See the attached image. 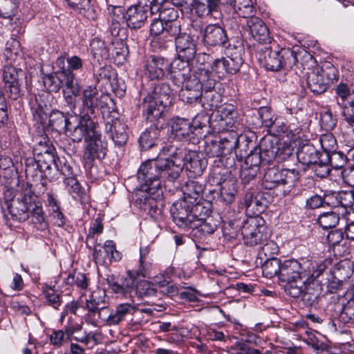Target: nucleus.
I'll list each match as a JSON object with an SVG mask.
<instances>
[{
	"mask_svg": "<svg viewBox=\"0 0 354 354\" xmlns=\"http://www.w3.org/2000/svg\"><path fill=\"white\" fill-rule=\"evenodd\" d=\"M186 153L178 149L173 159L157 158L142 163L137 173L140 187L135 192L136 205L155 221L162 217V184L174 182L185 165Z\"/></svg>",
	"mask_w": 354,
	"mask_h": 354,
	"instance_id": "1",
	"label": "nucleus"
},
{
	"mask_svg": "<svg viewBox=\"0 0 354 354\" xmlns=\"http://www.w3.org/2000/svg\"><path fill=\"white\" fill-rule=\"evenodd\" d=\"M270 43L257 44L252 50L260 65L268 71H279L281 69L290 70L297 62L296 53L290 48L273 50Z\"/></svg>",
	"mask_w": 354,
	"mask_h": 354,
	"instance_id": "2",
	"label": "nucleus"
},
{
	"mask_svg": "<svg viewBox=\"0 0 354 354\" xmlns=\"http://www.w3.org/2000/svg\"><path fill=\"white\" fill-rule=\"evenodd\" d=\"M254 10L252 1L245 0V14L250 15L248 17L249 19L247 20V26L245 28V32L248 34L245 41L247 43L250 54L252 55L254 46H257V44L271 43V37L264 22L259 17L252 16Z\"/></svg>",
	"mask_w": 354,
	"mask_h": 354,
	"instance_id": "3",
	"label": "nucleus"
},
{
	"mask_svg": "<svg viewBox=\"0 0 354 354\" xmlns=\"http://www.w3.org/2000/svg\"><path fill=\"white\" fill-rule=\"evenodd\" d=\"M319 279L300 281L299 285H291L285 288L286 292L294 298L301 297L306 306L316 307L322 299V287Z\"/></svg>",
	"mask_w": 354,
	"mask_h": 354,
	"instance_id": "4",
	"label": "nucleus"
},
{
	"mask_svg": "<svg viewBox=\"0 0 354 354\" xmlns=\"http://www.w3.org/2000/svg\"><path fill=\"white\" fill-rule=\"evenodd\" d=\"M80 117L75 121L71 120L68 123L66 133L73 142H80L84 139L94 136L95 133L98 130V123L95 121L94 118L88 115L84 111L78 113Z\"/></svg>",
	"mask_w": 354,
	"mask_h": 354,
	"instance_id": "5",
	"label": "nucleus"
},
{
	"mask_svg": "<svg viewBox=\"0 0 354 354\" xmlns=\"http://www.w3.org/2000/svg\"><path fill=\"white\" fill-rule=\"evenodd\" d=\"M299 180V171L295 169H281L272 167L264 174L262 185L266 189L288 186L291 188Z\"/></svg>",
	"mask_w": 354,
	"mask_h": 354,
	"instance_id": "6",
	"label": "nucleus"
},
{
	"mask_svg": "<svg viewBox=\"0 0 354 354\" xmlns=\"http://www.w3.org/2000/svg\"><path fill=\"white\" fill-rule=\"evenodd\" d=\"M308 267V270L304 269L302 265L295 259L286 260L281 263L279 281L286 283V288L291 285H299L304 280L309 281L313 279L312 264Z\"/></svg>",
	"mask_w": 354,
	"mask_h": 354,
	"instance_id": "7",
	"label": "nucleus"
},
{
	"mask_svg": "<svg viewBox=\"0 0 354 354\" xmlns=\"http://www.w3.org/2000/svg\"><path fill=\"white\" fill-rule=\"evenodd\" d=\"M326 271L333 274V277H338L344 281L350 278L353 273L351 264L347 260L333 263L331 258H326L319 263L314 262L312 264L313 279L319 278Z\"/></svg>",
	"mask_w": 354,
	"mask_h": 354,
	"instance_id": "8",
	"label": "nucleus"
},
{
	"mask_svg": "<svg viewBox=\"0 0 354 354\" xmlns=\"http://www.w3.org/2000/svg\"><path fill=\"white\" fill-rule=\"evenodd\" d=\"M335 77L333 68H330L328 72L321 67L316 66L306 73V85L312 93L322 94L327 90L330 82L335 79Z\"/></svg>",
	"mask_w": 354,
	"mask_h": 354,
	"instance_id": "9",
	"label": "nucleus"
},
{
	"mask_svg": "<svg viewBox=\"0 0 354 354\" xmlns=\"http://www.w3.org/2000/svg\"><path fill=\"white\" fill-rule=\"evenodd\" d=\"M199 207L186 199L176 201L170 208V212L176 224L181 228L189 229L196 215L195 212Z\"/></svg>",
	"mask_w": 354,
	"mask_h": 354,
	"instance_id": "10",
	"label": "nucleus"
},
{
	"mask_svg": "<svg viewBox=\"0 0 354 354\" xmlns=\"http://www.w3.org/2000/svg\"><path fill=\"white\" fill-rule=\"evenodd\" d=\"M86 244L88 248L93 250V256L97 263H102L106 260L111 261L121 259L122 254L116 250L113 241H106L104 246L100 247L95 237L90 235L86 236Z\"/></svg>",
	"mask_w": 354,
	"mask_h": 354,
	"instance_id": "11",
	"label": "nucleus"
},
{
	"mask_svg": "<svg viewBox=\"0 0 354 354\" xmlns=\"http://www.w3.org/2000/svg\"><path fill=\"white\" fill-rule=\"evenodd\" d=\"M337 104L342 108V115L351 127L353 126L354 112V91L343 83L339 84L335 88Z\"/></svg>",
	"mask_w": 354,
	"mask_h": 354,
	"instance_id": "12",
	"label": "nucleus"
},
{
	"mask_svg": "<svg viewBox=\"0 0 354 354\" xmlns=\"http://www.w3.org/2000/svg\"><path fill=\"white\" fill-rule=\"evenodd\" d=\"M260 216H250L245 221V245L254 246L262 243L266 239V227Z\"/></svg>",
	"mask_w": 354,
	"mask_h": 354,
	"instance_id": "13",
	"label": "nucleus"
},
{
	"mask_svg": "<svg viewBox=\"0 0 354 354\" xmlns=\"http://www.w3.org/2000/svg\"><path fill=\"white\" fill-rule=\"evenodd\" d=\"M153 7L142 0L138 4L129 7L125 15L127 26L132 29L140 28L145 24L149 12L155 13Z\"/></svg>",
	"mask_w": 354,
	"mask_h": 354,
	"instance_id": "14",
	"label": "nucleus"
},
{
	"mask_svg": "<svg viewBox=\"0 0 354 354\" xmlns=\"http://www.w3.org/2000/svg\"><path fill=\"white\" fill-rule=\"evenodd\" d=\"M106 153V144L101 139V134L97 130L94 136H91L85 141L83 158L88 165H91L95 158L102 159Z\"/></svg>",
	"mask_w": 354,
	"mask_h": 354,
	"instance_id": "15",
	"label": "nucleus"
},
{
	"mask_svg": "<svg viewBox=\"0 0 354 354\" xmlns=\"http://www.w3.org/2000/svg\"><path fill=\"white\" fill-rule=\"evenodd\" d=\"M54 149L50 147H45L43 151L38 153V156H44V160L34 158H28L26 160V173L27 175L33 174L39 169L41 172H44L46 178L48 177L49 174L47 171L51 169V164L55 163Z\"/></svg>",
	"mask_w": 354,
	"mask_h": 354,
	"instance_id": "16",
	"label": "nucleus"
},
{
	"mask_svg": "<svg viewBox=\"0 0 354 354\" xmlns=\"http://www.w3.org/2000/svg\"><path fill=\"white\" fill-rule=\"evenodd\" d=\"M181 90L179 93L180 99L186 103L193 104L201 100L202 96L201 80L196 75L180 82Z\"/></svg>",
	"mask_w": 354,
	"mask_h": 354,
	"instance_id": "17",
	"label": "nucleus"
},
{
	"mask_svg": "<svg viewBox=\"0 0 354 354\" xmlns=\"http://www.w3.org/2000/svg\"><path fill=\"white\" fill-rule=\"evenodd\" d=\"M167 106L162 103V101H160L149 94L143 98L141 104L143 115L147 120L153 123L160 122Z\"/></svg>",
	"mask_w": 354,
	"mask_h": 354,
	"instance_id": "18",
	"label": "nucleus"
},
{
	"mask_svg": "<svg viewBox=\"0 0 354 354\" xmlns=\"http://www.w3.org/2000/svg\"><path fill=\"white\" fill-rule=\"evenodd\" d=\"M191 60L192 59H187L178 55L172 62L169 63L168 68L169 78L177 86H180L182 81L194 75L190 73Z\"/></svg>",
	"mask_w": 354,
	"mask_h": 354,
	"instance_id": "19",
	"label": "nucleus"
},
{
	"mask_svg": "<svg viewBox=\"0 0 354 354\" xmlns=\"http://www.w3.org/2000/svg\"><path fill=\"white\" fill-rule=\"evenodd\" d=\"M24 75L23 71L12 66H6L3 69V80L7 87L9 97L17 100L21 96L19 76Z\"/></svg>",
	"mask_w": 354,
	"mask_h": 354,
	"instance_id": "20",
	"label": "nucleus"
},
{
	"mask_svg": "<svg viewBox=\"0 0 354 354\" xmlns=\"http://www.w3.org/2000/svg\"><path fill=\"white\" fill-rule=\"evenodd\" d=\"M281 144L274 142L270 139H263L262 147L266 161L269 162L274 160L277 162L286 160L292 155V149L289 146L281 147Z\"/></svg>",
	"mask_w": 354,
	"mask_h": 354,
	"instance_id": "21",
	"label": "nucleus"
},
{
	"mask_svg": "<svg viewBox=\"0 0 354 354\" xmlns=\"http://www.w3.org/2000/svg\"><path fill=\"white\" fill-rule=\"evenodd\" d=\"M263 148L261 142L260 147L254 146L245 157V183L257 176L261 162L266 161Z\"/></svg>",
	"mask_w": 354,
	"mask_h": 354,
	"instance_id": "22",
	"label": "nucleus"
},
{
	"mask_svg": "<svg viewBox=\"0 0 354 354\" xmlns=\"http://www.w3.org/2000/svg\"><path fill=\"white\" fill-rule=\"evenodd\" d=\"M169 62L162 57L151 56L144 64V73L150 80H158L165 76L168 70Z\"/></svg>",
	"mask_w": 354,
	"mask_h": 354,
	"instance_id": "23",
	"label": "nucleus"
},
{
	"mask_svg": "<svg viewBox=\"0 0 354 354\" xmlns=\"http://www.w3.org/2000/svg\"><path fill=\"white\" fill-rule=\"evenodd\" d=\"M127 126L119 118H112L105 123V131L118 147L124 145L128 140Z\"/></svg>",
	"mask_w": 354,
	"mask_h": 354,
	"instance_id": "24",
	"label": "nucleus"
},
{
	"mask_svg": "<svg viewBox=\"0 0 354 354\" xmlns=\"http://www.w3.org/2000/svg\"><path fill=\"white\" fill-rule=\"evenodd\" d=\"M177 55L181 58H194L196 53V43L193 37L187 33H183L175 39Z\"/></svg>",
	"mask_w": 354,
	"mask_h": 354,
	"instance_id": "25",
	"label": "nucleus"
},
{
	"mask_svg": "<svg viewBox=\"0 0 354 354\" xmlns=\"http://www.w3.org/2000/svg\"><path fill=\"white\" fill-rule=\"evenodd\" d=\"M133 306L129 303H124L118 305L115 309L103 315L100 314V319L106 322L108 325H117L122 322L128 315H131L134 312Z\"/></svg>",
	"mask_w": 354,
	"mask_h": 354,
	"instance_id": "26",
	"label": "nucleus"
},
{
	"mask_svg": "<svg viewBox=\"0 0 354 354\" xmlns=\"http://www.w3.org/2000/svg\"><path fill=\"white\" fill-rule=\"evenodd\" d=\"M106 294L103 290L97 289L92 292L91 295L86 300V308L91 314L102 313L103 315L109 312V308L106 306Z\"/></svg>",
	"mask_w": 354,
	"mask_h": 354,
	"instance_id": "27",
	"label": "nucleus"
},
{
	"mask_svg": "<svg viewBox=\"0 0 354 354\" xmlns=\"http://www.w3.org/2000/svg\"><path fill=\"white\" fill-rule=\"evenodd\" d=\"M100 93L96 86H89L82 93V107L78 108L80 111H84L88 115L95 118V110L97 105Z\"/></svg>",
	"mask_w": 354,
	"mask_h": 354,
	"instance_id": "28",
	"label": "nucleus"
},
{
	"mask_svg": "<svg viewBox=\"0 0 354 354\" xmlns=\"http://www.w3.org/2000/svg\"><path fill=\"white\" fill-rule=\"evenodd\" d=\"M227 39L225 31L219 26L211 24L205 29L203 40L209 46L224 45Z\"/></svg>",
	"mask_w": 354,
	"mask_h": 354,
	"instance_id": "29",
	"label": "nucleus"
},
{
	"mask_svg": "<svg viewBox=\"0 0 354 354\" xmlns=\"http://www.w3.org/2000/svg\"><path fill=\"white\" fill-rule=\"evenodd\" d=\"M297 156L301 164L310 167L322 158V152L316 149L313 145L306 144L299 147Z\"/></svg>",
	"mask_w": 354,
	"mask_h": 354,
	"instance_id": "30",
	"label": "nucleus"
},
{
	"mask_svg": "<svg viewBox=\"0 0 354 354\" xmlns=\"http://www.w3.org/2000/svg\"><path fill=\"white\" fill-rule=\"evenodd\" d=\"M326 198L328 205L334 208L342 207L346 210L347 208L352 207L354 204V192L353 190L342 191L333 193Z\"/></svg>",
	"mask_w": 354,
	"mask_h": 354,
	"instance_id": "31",
	"label": "nucleus"
},
{
	"mask_svg": "<svg viewBox=\"0 0 354 354\" xmlns=\"http://www.w3.org/2000/svg\"><path fill=\"white\" fill-rule=\"evenodd\" d=\"M203 185L196 180H188L183 187V198L189 203L201 207L199 200L203 193Z\"/></svg>",
	"mask_w": 354,
	"mask_h": 354,
	"instance_id": "32",
	"label": "nucleus"
},
{
	"mask_svg": "<svg viewBox=\"0 0 354 354\" xmlns=\"http://www.w3.org/2000/svg\"><path fill=\"white\" fill-rule=\"evenodd\" d=\"M253 115L255 118V121L252 122L253 128L261 126L271 127L276 120L271 109L267 106H262L259 109L254 110Z\"/></svg>",
	"mask_w": 354,
	"mask_h": 354,
	"instance_id": "33",
	"label": "nucleus"
},
{
	"mask_svg": "<svg viewBox=\"0 0 354 354\" xmlns=\"http://www.w3.org/2000/svg\"><path fill=\"white\" fill-rule=\"evenodd\" d=\"M32 206L30 197L25 196L21 201H18L17 207L12 206L10 208V213L13 219L19 222L24 221L29 218V212Z\"/></svg>",
	"mask_w": 354,
	"mask_h": 354,
	"instance_id": "34",
	"label": "nucleus"
},
{
	"mask_svg": "<svg viewBox=\"0 0 354 354\" xmlns=\"http://www.w3.org/2000/svg\"><path fill=\"white\" fill-rule=\"evenodd\" d=\"M230 142L227 140H214L207 142L205 151L209 158L221 157L225 154L226 151H229Z\"/></svg>",
	"mask_w": 354,
	"mask_h": 354,
	"instance_id": "35",
	"label": "nucleus"
},
{
	"mask_svg": "<svg viewBox=\"0 0 354 354\" xmlns=\"http://www.w3.org/2000/svg\"><path fill=\"white\" fill-rule=\"evenodd\" d=\"M194 129L187 120L179 118L174 119L171 124V133L178 140L189 136L193 133Z\"/></svg>",
	"mask_w": 354,
	"mask_h": 354,
	"instance_id": "36",
	"label": "nucleus"
},
{
	"mask_svg": "<svg viewBox=\"0 0 354 354\" xmlns=\"http://www.w3.org/2000/svg\"><path fill=\"white\" fill-rule=\"evenodd\" d=\"M154 124L153 127H151L143 132L140 137V143L143 149H149L154 145H158L160 130L158 128V124Z\"/></svg>",
	"mask_w": 354,
	"mask_h": 354,
	"instance_id": "37",
	"label": "nucleus"
},
{
	"mask_svg": "<svg viewBox=\"0 0 354 354\" xmlns=\"http://www.w3.org/2000/svg\"><path fill=\"white\" fill-rule=\"evenodd\" d=\"M150 247L144 246L140 248L139 266L138 274L143 277L149 275L152 267V259L150 255Z\"/></svg>",
	"mask_w": 354,
	"mask_h": 354,
	"instance_id": "38",
	"label": "nucleus"
},
{
	"mask_svg": "<svg viewBox=\"0 0 354 354\" xmlns=\"http://www.w3.org/2000/svg\"><path fill=\"white\" fill-rule=\"evenodd\" d=\"M148 94L162 101L163 104L168 106L171 102L173 92L169 84L158 83L153 86V89Z\"/></svg>",
	"mask_w": 354,
	"mask_h": 354,
	"instance_id": "39",
	"label": "nucleus"
},
{
	"mask_svg": "<svg viewBox=\"0 0 354 354\" xmlns=\"http://www.w3.org/2000/svg\"><path fill=\"white\" fill-rule=\"evenodd\" d=\"M57 76L61 87L65 86L66 90H70L71 93H80V86L75 79L73 72L69 69L58 71Z\"/></svg>",
	"mask_w": 354,
	"mask_h": 354,
	"instance_id": "40",
	"label": "nucleus"
},
{
	"mask_svg": "<svg viewBox=\"0 0 354 354\" xmlns=\"http://www.w3.org/2000/svg\"><path fill=\"white\" fill-rule=\"evenodd\" d=\"M217 223L212 217L202 218L196 216L189 229L198 230L204 234H212L218 227Z\"/></svg>",
	"mask_w": 354,
	"mask_h": 354,
	"instance_id": "41",
	"label": "nucleus"
},
{
	"mask_svg": "<svg viewBox=\"0 0 354 354\" xmlns=\"http://www.w3.org/2000/svg\"><path fill=\"white\" fill-rule=\"evenodd\" d=\"M70 121L71 120L68 119L62 112L53 111L49 115L48 126L53 131L60 133L66 131Z\"/></svg>",
	"mask_w": 354,
	"mask_h": 354,
	"instance_id": "42",
	"label": "nucleus"
},
{
	"mask_svg": "<svg viewBox=\"0 0 354 354\" xmlns=\"http://www.w3.org/2000/svg\"><path fill=\"white\" fill-rule=\"evenodd\" d=\"M109 49L110 55L119 64L122 63L126 59L129 53L127 46L121 39L115 38L111 42Z\"/></svg>",
	"mask_w": 354,
	"mask_h": 354,
	"instance_id": "43",
	"label": "nucleus"
},
{
	"mask_svg": "<svg viewBox=\"0 0 354 354\" xmlns=\"http://www.w3.org/2000/svg\"><path fill=\"white\" fill-rule=\"evenodd\" d=\"M281 261L278 258L271 257L265 261L261 267L263 275L271 279L275 276L279 279V273L281 272Z\"/></svg>",
	"mask_w": 354,
	"mask_h": 354,
	"instance_id": "44",
	"label": "nucleus"
},
{
	"mask_svg": "<svg viewBox=\"0 0 354 354\" xmlns=\"http://www.w3.org/2000/svg\"><path fill=\"white\" fill-rule=\"evenodd\" d=\"M91 53L97 62L107 59L110 57V49L105 42L99 39H93L91 43Z\"/></svg>",
	"mask_w": 354,
	"mask_h": 354,
	"instance_id": "45",
	"label": "nucleus"
},
{
	"mask_svg": "<svg viewBox=\"0 0 354 354\" xmlns=\"http://www.w3.org/2000/svg\"><path fill=\"white\" fill-rule=\"evenodd\" d=\"M344 282V281L340 280L338 277H333V274L328 271L324 272V274L321 275L319 279V284L323 283L326 285L327 291L330 293H335L341 290Z\"/></svg>",
	"mask_w": 354,
	"mask_h": 354,
	"instance_id": "46",
	"label": "nucleus"
},
{
	"mask_svg": "<svg viewBox=\"0 0 354 354\" xmlns=\"http://www.w3.org/2000/svg\"><path fill=\"white\" fill-rule=\"evenodd\" d=\"M195 12L199 17L208 16L216 11L217 3L214 0H194Z\"/></svg>",
	"mask_w": 354,
	"mask_h": 354,
	"instance_id": "47",
	"label": "nucleus"
},
{
	"mask_svg": "<svg viewBox=\"0 0 354 354\" xmlns=\"http://www.w3.org/2000/svg\"><path fill=\"white\" fill-rule=\"evenodd\" d=\"M317 223L324 230L335 227L339 223V213L333 211L324 212L317 218Z\"/></svg>",
	"mask_w": 354,
	"mask_h": 354,
	"instance_id": "48",
	"label": "nucleus"
},
{
	"mask_svg": "<svg viewBox=\"0 0 354 354\" xmlns=\"http://www.w3.org/2000/svg\"><path fill=\"white\" fill-rule=\"evenodd\" d=\"M18 4V0H0V17L12 19L17 12Z\"/></svg>",
	"mask_w": 354,
	"mask_h": 354,
	"instance_id": "49",
	"label": "nucleus"
},
{
	"mask_svg": "<svg viewBox=\"0 0 354 354\" xmlns=\"http://www.w3.org/2000/svg\"><path fill=\"white\" fill-rule=\"evenodd\" d=\"M310 168L315 172L316 176L322 178L326 177L329 174L330 166L326 149L322 151V158H320L318 162L314 164Z\"/></svg>",
	"mask_w": 354,
	"mask_h": 354,
	"instance_id": "50",
	"label": "nucleus"
},
{
	"mask_svg": "<svg viewBox=\"0 0 354 354\" xmlns=\"http://www.w3.org/2000/svg\"><path fill=\"white\" fill-rule=\"evenodd\" d=\"M43 292L48 304L53 308L57 309L61 306L62 300L60 294L49 285H45L43 287Z\"/></svg>",
	"mask_w": 354,
	"mask_h": 354,
	"instance_id": "51",
	"label": "nucleus"
},
{
	"mask_svg": "<svg viewBox=\"0 0 354 354\" xmlns=\"http://www.w3.org/2000/svg\"><path fill=\"white\" fill-rule=\"evenodd\" d=\"M186 167L194 175L200 176L205 169L206 164L203 160H201L197 154L192 153L189 154V161L186 163Z\"/></svg>",
	"mask_w": 354,
	"mask_h": 354,
	"instance_id": "52",
	"label": "nucleus"
},
{
	"mask_svg": "<svg viewBox=\"0 0 354 354\" xmlns=\"http://www.w3.org/2000/svg\"><path fill=\"white\" fill-rule=\"evenodd\" d=\"M250 274H245V293L250 294L252 296H259L261 293L270 296L272 292L262 288L257 283L248 279Z\"/></svg>",
	"mask_w": 354,
	"mask_h": 354,
	"instance_id": "53",
	"label": "nucleus"
},
{
	"mask_svg": "<svg viewBox=\"0 0 354 354\" xmlns=\"http://www.w3.org/2000/svg\"><path fill=\"white\" fill-rule=\"evenodd\" d=\"M327 158L329 166L335 169H342L348 160L346 154L341 151H333L330 153L327 151Z\"/></svg>",
	"mask_w": 354,
	"mask_h": 354,
	"instance_id": "54",
	"label": "nucleus"
},
{
	"mask_svg": "<svg viewBox=\"0 0 354 354\" xmlns=\"http://www.w3.org/2000/svg\"><path fill=\"white\" fill-rule=\"evenodd\" d=\"M136 294L140 297H151L156 294L157 290L154 287V283L148 281H142L136 286Z\"/></svg>",
	"mask_w": 354,
	"mask_h": 354,
	"instance_id": "55",
	"label": "nucleus"
},
{
	"mask_svg": "<svg viewBox=\"0 0 354 354\" xmlns=\"http://www.w3.org/2000/svg\"><path fill=\"white\" fill-rule=\"evenodd\" d=\"M159 10L156 12H159V18L165 22H173L178 21V11L174 8H166L162 4V6L158 9Z\"/></svg>",
	"mask_w": 354,
	"mask_h": 354,
	"instance_id": "56",
	"label": "nucleus"
},
{
	"mask_svg": "<svg viewBox=\"0 0 354 354\" xmlns=\"http://www.w3.org/2000/svg\"><path fill=\"white\" fill-rule=\"evenodd\" d=\"M171 41V39L165 35L153 36L151 46L153 51L160 52L167 49Z\"/></svg>",
	"mask_w": 354,
	"mask_h": 354,
	"instance_id": "57",
	"label": "nucleus"
},
{
	"mask_svg": "<svg viewBox=\"0 0 354 354\" xmlns=\"http://www.w3.org/2000/svg\"><path fill=\"white\" fill-rule=\"evenodd\" d=\"M66 283L76 285L77 288L86 289L88 286V281L86 274L82 272L70 274L66 278Z\"/></svg>",
	"mask_w": 354,
	"mask_h": 354,
	"instance_id": "58",
	"label": "nucleus"
},
{
	"mask_svg": "<svg viewBox=\"0 0 354 354\" xmlns=\"http://www.w3.org/2000/svg\"><path fill=\"white\" fill-rule=\"evenodd\" d=\"M254 111V110L250 111V115H248L247 123L249 126H251V127L246 128L245 127V141L248 142L249 144L254 142V145H255L257 136L256 135V132L254 131L255 128H253L252 124V121H255V118L253 115Z\"/></svg>",
	"mask_w": 354,
	"mask_h": 354,
	"instance_id": "59",
	"label": "nucleus"
},
{
	"mask_svg": "<svg viewBox=\"0 0 354 354\" xmlns=\"http://www.w3.org/2000/svg\"><path fill=\"white\" fill-rule=\"evenodd\" d=\"M20 52V43L15 39L11 38L6 45L5 55L8 59H14Z\"/></svg>",
	"mask_w": 354,
	"mask_h": 354,
	"instance_id": "60",
	"label": "nucleus"
},
{
	"mask_svg": "<svg viewBox=\"0 0 354 354\" xmlns=\"http://www.w3.org/2000/svg\"><path fill=\"white\" fill-rule=\"evenodd\" d=\"M339 319L344 324L353 323L354 322V304L352 302H348L344 307L339 314Z\"/></svg>",
	"mask_w": 354,
	"mask_h": 354,
	"instance_id": "61",
	"label": "nucleus"
},
{
	"mask_svg": "<svg viewBox=\"0 0 354 354\" xmlns=\"http://www.w3.org/2000/svg\"><path fill=\"white\" fill-rule=\"evenodd\" d=\"M44 84L49 91L57 92L61 88L57 72L55 75H46L44 79Z\"/></svg>",
	"mask_w": 354,
	"mask_h": 354,
	"instance_id": "62",
	"label": "nucleus"
},
{
	"mask_svg": "<svg viewBox=\"0 0 354 354\" xmlns=\"http://www.w3.org/2000/svg\"><path fill=\"white\" fill-rule=\"evenodd\" d=\"M198 78L201 80L202 88L204 87L207 92L211 91L216 85V80L212 73L207 71H204V73H201Z\"/></svg>",
	"mask_w": 354,
	"mask_h": 354,
	"instance_id": "63",
	"label": "nucleus"
},
{
	"mask_svg": "<svg viewBox=\"0 0 354 354\" xmlns=\"http://www.w3.org/2000/svg\"><path fill=\"white\" fill-rule=\"evenodd\" d=\"M228 61L225 58L216 59L212 66V71L220 77L227 72Z\"/></svg>",
	"mask_w": 354,
	"mask_h": 354,
	"instance_id": "64",
	"label": "nucleus"
}]
</instances>
